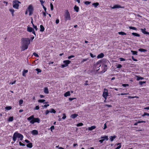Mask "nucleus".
I'll return each instance as SVG.
<instances>
[{"label": "nucleus", "instance_id": "nucleus-61", "mask_svg": "<svg viewBox=\"0 0 149 149\" xmlns=\"http://www.w3.org/2000/svg\"><path fill=\"white\" fill-rule=\"evenodd\" d=\"M87 59H83L81 61L82 63H83L84 62L86 61L87 60Z\"/></svg>", "mask_w": 149, "mask_h": 149}, {"label": "nucleus", "instance_id": "nucleus-52", "mask_svg": "<svg viewBox=\"0 0 149 149\" xmlns=\"http://www.w3.org/2000/svg\"><path fill=\"white\" fill-rule=\"evenodd\" d=\"M50 130L51 131H52L54 129V126H52L50 128Z\"/></svg>", "mask_w": 149, "mask_h": 149}, {"label": "nucleus", "instance_id": "nucleus-46", "mask_svg": "<svg viewBox=\"0 0 149 149\" xmlns=\"http://www.w3.org/2000/svg\"><path fill=\"white\" fill-rule=\"evenodd\" d=\"M50 112V111L48 110H46L45 112V114L46 115H47Z\"/></svg>", "mask_w": 149, "mask_h": 149}, {"label": "nucleus", "instance_id": "nucleus-19", "mask_svg": "<svg viewBox=\"0 0 149 149\" xmlns=\"http://www.w3.org/2000/svg\"><path fill=\"white\" fill-rule=\"evenodd\" d=\"M79 7L78 6H77L76 5L75 6L74 9L75 11L77 12L79 11Z\"/></svg>", "mask_w": 149, "mask_h": 149}, {"label": "nucleus", "instance_id": "nucleus-3", "mask_svg": "<svg viewBox=\"0 0 149 149\" xmlns=\"http://www.w3.org/2000/svg\"><path fill=\"white\" fill-rule=\"evenodd\" d=\"M27 120L29 121L30 123L31 124H33L35 123H39L40 121V120L39 118H35L33 115H32L28 118Z\"/></svg>", "mask_w": 149, "mask_h": 149}, {"label": "nucleus", "instance_id": "nucleus-57", "mask_svg": "<svg viewBox=\"0 0 149 149\" xmlns=\"http://www.w3.org/2000/svg\"><path fill=\"white\" fill-rule=\"evenodd\" d=\"M90 55L92 58H94L95 56V55H94L92 53L90 54Z\"/></svg>", "mask_w": 149, "mask_h": 149}, {"label": "nucleus", "instance_id": "nucleus-16", "mask_svg": "<svg viewBox=\"0 0 149 149\" xmlns=\"http://www.w3.org/2000/svg\"><path fill=\"white\" fill-rule=\"evenodd\" d=\"M95 8H96L99 5V3L98 2L93 3L92 4Z\"/></svg>", "mask_w": 149, "mask_h": 149}, {"label": "nucleus", "instance_id": "nucleus-48", "mask_svg": "<svg viewBox=\"0 0 149 149\" xmlns=\"http://www.w3.org/2000/svg\"><path fill=\"white\" fill-rule=\"evenodd\" d=\"M19 144L20 146H24L25 145L24 144L22 143L21 141L19 142Z\"/></svg>", "mask_w": 149, "mask_h": 149}, {"label": "nucleus", "instance_id": "nucleus-49", "mask_svg": "<svg viewBox=\"0 0 149 149\" xmlns=\"http://www.w3.org/2000/svg\"><path fill=\"white\" fill-rule=\"evenodd\" d=\"M39 109V107L38 106H36L34 108V110H38Z\"/></svg>", "mask_w": 149, "mask_h": 149}, {"label": "nucleus", "instance_id": "nucleus-59", "mask_svg": "<svg viewBox=\"0 0 149 149\" xmlns=\"http://www.w3.org/2000/svg\"><path fill=\"white\" fill-rule=\"evenodd\" d=\"M107 126L106 125V123L104 124V127L103 128V129L105 130V129H106L107 128Z\"/></svg>", "mask_w": 149, "mask_h": 149}, {"label": "nucleus", "instance_id": "nucleus-45", "mask_svg": "<svg viewBox=\"0 0 149 149\" xmlns=\"http://www.w3.org/2000/svg\"><path fill=\"white\" fill-rule=\"evenodd\" d=\"M122 67V65L121 64H118L116 65V67L117 68H120Z\"/></svg>", "mask_w": 149, "mask_h": 149}, {"label": "nucleus", "instance_id": "nucleus-35", "mask_svg": "<svg viewBox=\"0 0 149 149\" xmlns=\"http://www.w3.org/2000/svg\"><path fill=\"white\" fill-rule=\"evenodd\" d=\"M9 11H10V12H11L12 16H13V15H14V10L12 8V9H10L9 10Z\"/></svg>", "mask_w": 149, "mask_h": 149}, {"label": "nucleus", "instance_id": "nucleus-47", "mask_svg": "<svg viewBox=\"0 0 149 149\" xmlns=\"http://www.w3.org/2000/svg\"><path fill=\"white\" fill-rule=\"evenodd\" d=\"M122 86L124 87H126L127 86H129V85L127 84H122Z\"/></svg>", "mask_w": 149, "mask_h": 149}, {"label": "nucleus", "instance_id": "nucleus-60", "mask_svg": "<svg viewBox=\"0 0 149 149\" xmlns=\"http://www.w3.org/2000/svg\"><path fill=\"white\" fill-rule=\"evenodd\" d=\"M120 61H123L125 60V59L122 58H120Z\"/></svg>", "mask_w": 149, "mask_h": 149}, {"label": "nucleus", "instance_id": "nucleus-24", "mask_svg": "<svg viewBox=\"0 0 149 149\" xmlns=\"http://www.w3.org/2000/svg\"><path fill=\"white\" fill-rule=\"evenodd\" d=\"M78 115L76 114H74L72 115L71 116V117L72 118H74L78 116Z\"/></svg>", "mask_w": 149, "mask_h": 149}, {"label": "nucleus", "instance_id": "nucleus-2", "mask_svg": "<svg viewBox=\"0 0 149 149\" xmlns=\"http://www.w3.org/2000/svg\"><path fill=\"white\" fill-rule=\"evenodd\" d=\"M23 138L24 136L23 135L16 132L14 133L12 139L13 141L15 142L16 141L17 138H18V141H17V142L19 140L22 141Z\"/></svg>", "mask_w": 149, "mask_h": 149}, {"label": "nucleus", "instance_id": "nucleus-12", "mask_svg": "<svg viewBox=\"0 0 149 149\" xmlns=\"http://www.w3.org/2000/svg\"><path fill=\"white\" fill-rule=\"evenodd\" d=\"M123 7H121L119 5H116L113 6V7H111L112 9H115L116 8H123Z\"/></svg>", "mask_w": 149, "mask_h": 149}, {"label": "nucleus", "instance_id": "nucleus-31", "mask_svg": "<svg viewBox=\"0 0 149 149\" xmlns=\"http://www.w3.org/2000/svg\"><path fill=\"white\" fill-rule=\"evenodd\" d=\"M23 100H22V99L20 100L19 101V105L20 106H22V104H23Z\"/></svg>", "mask_w": 149, "mask_h": 149}, {"label": "nucleus", "instance_id": "nucleus-26", "mask_svg": "<svg viewBox=\"0 0 149 149\" xmlns=\"http://www.w3.org/2000/svg\"><path fill=\"white\" fill-rule=\"evenodd\" d=\"M132 35L135 36L140 37V35L139 34L135 33H132Z\"/></svg>", "mask_w": 149, "mask_h": 149}, {"label": "nucleus", "instance_id": "nucleus-7", "mask_svg": "<svg viewBox=\"0 0 149 149\" xmlns=\"http://www.w3.org/2000/svg\"><path fill=\"white\" fill-rule=\"evenodd\" d=\"M107 89L104 88L102 96L105 99H107V96H108V93Z\"/></svg>", "mask_w": 149, "mask_h": 149}, {"label": "nucleus", "instance_id": "nucleus-54", "mask_svg": "<svg viewBox=\"0 0 149 149\" xmlns=\"http://www.w3.org/2000/svg\"><path fill=\"white\" fill-rule=\"evenodd\" d=\"M49 106V104H45L43 106H42L43 107H44V108H46L47 107Z\"/></svg>", "mask_w": 149, "mask_h": 149}, {"label": "nucleus", "instance_id": "nucleus-25", "mask_svg": "<svg viewBox=\"0 0 149 149\" xmlns=\"http://www.w3.org/2000/svg\"><path fill=\"white\" fill-rule=\"evenodd\" d=\"M50 112L51 113H56V111L53 109H51L49 110Z\"/></svg>", "mask_w": 149, "mask_h": 149}, {"label": "nucleus", "instance_id": "nucleus-8", "mask_svg": "<svg viewBox=\"0 0 149 149\" xmlns=\"http://www.w3.org/2000/svg\"><path fill=\"white\" fill-rule=\"evenodd\" d=\"M29 12V15H30L33 13V8L32 5H30L29 6L27 9V10Z\"/></svg>", "mask_w": 149, "mask_h": 149}, {"label": "nucleus", "instance_id": "nucleus-28", "mask_svg": "<svg viewBox=\"0 0 149 149\" xmlns=\"http://www.w3.org/2000/svg\"><path fill=\"white\" fill-rule=\"evenodd\" d=\"M13 120V117L11 116L9 117L8 120V122H12Z\"/></svg>", "mask_w": 149, "mask_h": 149}, {"label": "nucleus", "instance_id": "nucleus-30", "mask_svg": "<svg viewBox=\"0 0 149 149\" xmlns=\"http://www.w3.org/2000/svg\"><path fill=\"white\" fill-rule=\"evenodd\" d=\"M12 107L10 106H6L5 107V109L6 110H9L12 109Z\"/></svg>", "mask_w": 149, "mask_h": 149}, {"label": "nucleus", "instance_id": "nucleus-44", "mask_svg": "<svg viewBox=\"0 0 149 149\" xmlns=\"http://www.w3.org/2000/svg\"><path fill=\"white\" fill-rule=\"evenodd\" d=\"M146 81H140L139 83V84L140 85H142L143 84H145L146 83Z\"/></svg>", "mask_w": 149, "mask_h": 149}, {"label": "nucleus", "instance_id": "nucleus-32", "mask_svg": "<svg viewBox=\"0 0 149 149\" xmlns=\"http://www.w3.org/2000/svg\"><path fill=\"white\" fill-rule=\"evenodd\" d=\"M138 50L139 51L141 52H146L147 51L146 49L142 48H140Z\"/></svg>", "mask_w": 149, "mask_h": 149}, {"label": "nucleus", "instance_id": "nucleus-9", "mask_svg": "<svg viewBox=\"0 0 149 149\" xmlns=\"http://www.w3.org/2000/svg\"><path fill=\"white\" fill-rule=\"evenodd\" d=\"M102 70L100 72V74H102L105 72L107 69V65H103L102 66Z\"/></svg>", "mask_w": 149, "mask_h": 149}, {"label": "nucleus", "instance_id": "nucleus-1", "mask_svg": "<svg viewBox=\"0 0 149 149\" xmlns=\"http://www.w3.org/2000/svg\"><path fill=\"white\" fill-rule=\"evenodd\" d=\"M21 51H24L27 49L30 43V40L27 38H23L21 39Z\"/></svg>", "mask_w": 149, "mask_h": 149}, {"label": "nucleus", "instance_id": "nucleus-23", "mask_svg": "<svg viewBox=\"0 0 149 149\" xmlns=\"http://www.w3.org/2000/svg\"><path fill=\"white\" fill-rule=\"evenodd\" d=\"M33 29L31 27H27V31L29 32H31Z\"/></svg>", "mask_w": 149, "mask_h": 149}, {"label": "nucleus", "instance_id": "nucleus-64", "mask_svg": "<svg viewBox=\"0 0 149 149\" xmlns=\"http://www.w3.org/2000/svg\"><path fill=\"white\" fill-rule=\"evenodd\" d=\"M63 115L64 116L62 117V119H65L66 118V116L64 114H63Z\"/></svg>", "mask_w": 149, "mask_h": 149}, {"label": "nucleus", "instance_id": "nucleus-38", "mask_svg": "<svg viewBox=\"0 0 149 149\" xmlns=\"http://www.w3.org/2000/svg\"><path fill=\"white\" fill-rule=\"evenodd\" d=\"M145 116H149V113L145 112L142 115V116L143 117Z\"/></svg>", "mask_w": 149, "mask_h": 149}, {"label": "nucleus", "instance_id": "nucleus-40", "mask_svg": "<svg viewBox=\"0 0 149 149\" xmlns=\"http://www.w3.org/2000/svg\"><path fill=\"white\" fill-rule=\"evenodd\" d=\"M96 67H97L98 68L100 67L101 66L100 65L98 62H97L95 65Z\"/></svg>", "mask_w": 149, "mask_h": 149}, {"label": "nucleus", "instance_id": "nucleus-18", "mask_svg": "<svg viewBox=\"0 0 149 149\" xmlns=\"http://www.w3.org/2000/svg\"><path fill=\"white\" fill-rule=\"evenodd\" d=\"M116 136L114 135L113 136H110L109 137L110 141H111L112 142L113 141L114 139H115L116 138Z\"/></svg>", "mask_w": 149, "mask_h": 149}, {"label": "nucleus", "instance_id": "nucleus-20", "mask_svg": "<svg viewBox=\"0 0 149 149\" xmlns=\"http://www.w3.org/2000/svg\"><path fill=\"white\" fill-rule=\"evenodd\" d=\"M96 128V126H92L90 127H89L88 128V130H89L91 131L93 130V129H95Z\"/></svg>", "mask_w": 149, "mask_h": 149}, {"label": "nucleus", "instance_id": "nucleus-37", "mask_svg": "<svg viewBox=\"0 0 149 149\" xmlns=\"http://www.w3.org/2000/svg\"><path fill=\"white\" fill-rule=\"evenodd\" d=\"M117 145H119L116 148H115V149H119L121 147V145L120 143H118L117 144Z\"/></svg>", "mask_w": 149, "mask_h": 149}, {"label": "nucleus", "instance_id": "nucleus-41", "mask_svg": "<svg viewBox=\"0 0 149 149\" xmlns=\"http://www.w3.org/2000/svg\"><path fill=\"white\" fill-rule=\"evenodd\" d=\"M83 125V124L82 123H79L77 124V127L81 126Z\"/></svg>", "mask_w": 149, "mask_h": 149}, {"label": "nucleus", "instance_id": "nucleus-14", "mask_svg": "<svg viewBox=\"0 0 149 149\" xmlns=\"http://www.w3.org/2000/svg\"><path fill=\"white\" fill-rule=\"evenodd\" d=\"M101 139L104 140V141L105 140L107 141L108 140V137L107 136L105 135L104 136H101Z\"/></svg>", "mask_w": 149, "mask_h": 149}, {"label": "nucleus", "instance_id": "nucleus-22", "mask_svg": "<svg viewBox=\"0 0 149 149\" xmlns=\"http://www.w3.org/2000/svg\"><path fill=\"white\" fill-rule=\"evenodd\" d=\"M70 92L69 91H68L66 92L64 94V96L65 97H67L68 96H70Z\"/></svg>", "mask_w": 149, "mask_h": 149}, {"label": "nucleus", "instance_id": "nucleus-51", "mask_svg": "<svg viewBox=\"0 0 149 149\" xmlns=\"http://www.w3.org/2000/svg\"><path fill=\"white\" fill-rule=\"evenodd\" d=\"M36 70L38 72V73L39 72H40L41 71V70L39 68H37L36 69Z\"/></svg>", "mask_w": 149, "mask_h": 149}, {"label": "nucleus", "instance_id": "nucleus-4", "mask_svg": "<svg viewBox=\"0 0 149 149\" xmlns=\"http://www.w3.org/2000/svg\"><path fill=\"white\" fill-rule=\"evenodd\" d=\"M64 17L65 20L66 21L70 20L71 19L70 16V13L68 10H66L65 11Z\"/></svg>", "mask_w": 149, "mask_h": 149}, {"label": "nucleus", "instance_id": "nucleus-11", "mask_svg": "<svg viewBox=\"0 0 149 149\" xmlns=\"http://www.w3.org/2000/svg\"><path fill=\"white\" fill-rule=\"evenodd\" d=\"M104 56V54L103 53H101L97 55V58L98 59L101 58H102Z\"/></svg>", "mask_w": 149, "mask_h": 149}, {"label": "nucleus", "instance_id": "nucleus-10", "mask_svg": "<svg viewBox=\"0 0 149 149\" xmlns=\"http://www.w3.org/2000/svg\"><path fill=\"white\" fill-rule=\"evenodd\" d=\"M141 30L143 33L145 34L149 35V32H147L146 31V29L144 28L143 29H141Z\"/></svg>", "mask_w": 149, "mask_h": 149}, {"label": "nucleus", "instance_id": "nucleus-50", "mask_svg": "<svg viewBox=\"0 0 149 149\" xmlns=\"http://www.w3.org/2000/svg\"><path fill=\"white\" fill-rule=\"evenodd\" d=\"M33 55L35 57H39V55H38V54L35 52L33 53Z\"/></svg>", "mask_w": 149, "mask_h": 149}, {"label": "nucleus", "instance_id": "nucleus-34", "mask_svg": "<svg viewBox=\"0 0 149 149\" xmlns=\"http://www.w3.org/2000/svg\"><path fill=\"white\" fill-rule=\"evenodd\" d=\"M129 28L130 29H132L136 31L137 30V29L136 27H134L129 26Z\"/></svg>", "mask_w": 149, "mask_h": 149}, {"label": "nucleus", "instance_id": "nucleus-27", "mask_svg": "<svg viewBox=\"0 0 149 149\" xmlns=\"http://www.w3.org/2000/svg\"><path fill=\"white\" fill-rule=\"evenodd\" d=\"M26 146H27V147H28V148H31L33 146L32 144V143H29L28 144H27L26 145Z\"/></svg>", "mask_w": 149, "mask_h": 149}, {"label": "nucleus", "instance_id": "nucleus-36", "mask_svg": "<svg viewBox=\"0 0 149 149\" xmlns=\"http://www.w3.org/2000/svg\"><path fill=\"white\" fill-rule=\"evenodd\" d=\"M45 100H44V99H40V100H38V102L39 103H43V102H45Z\"/></svg>", "mask_w": 149, "mask_h": 149}, {"label": "nucleus", "instance_id": "nucleus-39", "mask_svg": "<svg viewBox=\"0 0 149 149\" xmlns=\"http://www.w3.org/2000/svg\"><path fill=\"white\" fill-rule=\"evenodd\" d=\"M131 52L133 55H136L137 54V52L136 51L131 50Z\"/></svg>", "mask_w": 149, "mask_h": 149}, {"label": "nucleus", "instance_id": "nucleus-58", "mask_svg": "<svg viewBox=\"0 0 149 149\" xmlns=\"http://www.w3.org/2000/svg\"><path fill=\"white\" fill-rule=\"evenodd\" d=\"M50 7H51V10H52L53 9V5H52V4L51 3L50 4Z\"/></svg>", "mask_w": 149, "mask_h": 149}, {"label": "nucleus", "instance_id": "nucleus-21", "mask_svg": "<svg viewBox=\"0 0 149 149\" xmlns=\"http://www.w3.org/2000/svg\"><path fill=\"white\" fill-rule=\"evenodd\" d=\"M40 31L41 32H43L45 30V28L43 25H41L40 26Z\"/></svg>", "mask_w": 149, "mask_h": 149}, {"label": "nucleus", "instance_id": "nucleus-15", "mask_svg": "<svg viewBox=\"0 0 149 149\" xmlns=\"http://www.w3.org/2000/svg\"><path fill=\"white\" fill-rule=\"evenodd\" d=\"M28 70H23V71L22 72V76H24V77H25L26 75V74L28 72Z\"/></svg>", "mask_w": 149, "mask_h": 149}, {"label": "nucleus", "instance_id": "nucleus-63", "mask_svg": "<svg viewBox=\"0 0 149 149\" xmlns=\"http://www.w3.org/2000/svg\"><path fill=\"white\" fill-rule=\"evenodd\" d=\"M104 141V140L102 139L99 140V141L101 143H102Z\"/></svg>", "mask_w": 149, "mask_h": 149}, {"label": "nucleus", "instance_id": "nucleus-33", "mask_svg": "<svg viewBox=\"0 0 149 149\" xmlns=\"http://www.w3.org/2000/svg\"><path fill=\"white\" fill-rule=\"evenodd\" d=\"M118 33L119 35H126V33L122 31L118 32Z\"/></svg>", "mask_w": 149, "mask_h": 149}, {"label": "nucleus", "instance_id": "nucleus-53", "mask_svg": "<svg viewBox=\"0 0 149 149\" xmlns=\"http://www.w3.org/2000/svg\"><path fill=\"white\" fill-rule=\"evenodd\" d=\"M74 55H71V56H68V59H70V58H74Z\"/></svg>", "mask_w": 149, "mask_h": 149}, {"label": "nucleus", "instance_id": "nucleus-62", "mask_svg": "<svg viewBox=\"0 0 149 149\" xmlns=\"http://www.w3.org/2000/svg\"><path fill=\"white\" fill-rule=\"evenodd\" d=\"M132 60L134 61H137V60L136 59H135L134 57L133 56H132Z\"/></svg>", "mask_w": 149, "mask_h": 149}, {"label": "nucleus", "instance_id": "nucleus-55", "mask_svg": "<svg viewBox=\"0 0 149 149\" xmlns=\"http://www.w3.org/2000/svg\"><path fill=\"white\" fill-rule=\"evenodd\" d=\"M76 99L75 98H69V100L70 101H72V100H73L74 99Z\"/></svg>", "mask_w": 149, "mask_h": 149}, {"label": "nucleus", "instance_id": "nucleus-5", "mask_svg": "<svg viewBox=\"0 0 149 149\" xmlns=\"http://www.w3.org/2000/svg\"><path fill=\"white\" fill-rule=\"evenodd\" d=\"M21 3L17 0L14 1L13 2V7L15 8L18 9L19 6V3Z\"/></svg>", "mask_w": 149, "mask_h": 149}, {"label": "nucleus", "instance_id": "nucleus-43", "mask_svg": "<svg viewBox=\"0 0 149 149\" xmlns=\"http://www.w3.org/2000/svg\"><path fill=\"white\" fill-rule=\"evenodd\" d=\"M91 1H86L84 3L86 5H87L90 4L91 3Z\"/></svg>", "mask_w": 149, "mask_h": 149}, {"label": "nucleus", "instance_id": "nucleus-56", "mask_svg": "<svg viewBox=\"0 0 149 149\" xmlns=\"http://www.w3.org/2000/svg\"><path fill=\"white\" fill-rule=\"evenodd\" d=\"M59 19H57L56 20L55 22L56 24H58L59 23Z\"/></svg>", "mask_w": 149, "mask_h": 149}, {"label": "nucleus", "instance_id": "nucleus-42", "mask_svg": "<svg viewBox=\"0 0 149 149\" xmlns=\"http://www.w3.org/2000/svg\"><path fill=\"white\" fill-rule=\"evenodd\" d=\"M40 2L42 6H44V3L45 2V1H43L42 0H40Z\"/></svg>", "mask_w": 149, "mask_h": 149}, {"label": "nucleus", "instance_id": "nucleus-6", "mask_svg": "<svg viewBox=\"0 0 149 149\" xmlns=\"http://www.w3.org/2000/svg\"><path fill=\"white\" fill-rule=\"evenodd\" d=\"M64 64L61 65L62 68H64L68 66V65L71 63V61L69 60H65L63 61Z\"/></svg>", "mask_w": 149, "mask_h": 149}, {"label": "nucleus", "instance_id": "nucleus-13", "mask_svg": "<svg viewBox=\"0 0 149 149\" xmlns=\"http://www.w3.org/2000/svg\"><path fill=\"white\" fill-rule=\"evenodd\" d=\"M31 133L33 135H36L38 134V131L36 130H33L31 131Z\"/></svg>", "mask_w": 149, "mask_h": 149}, {"label": "nucleus", "instance_id": "nucleus-29", "mask_svg": "<svg viewBox=\"0 0 149 149\" xmlns=\"http://www.w3.org/2000/svg\"><path fill=\"white\" fill-rule=\"evenodd\" d=\"M136 77L137 78V79H136L137 81H139L140 80H142L143 79V77H139L137 76H136Z\"/></svg>", "mask_w": 149, "mask_h": 149}, {"label": "nucleus", "instance_id": "nucleus-17", "mask_svg": "<svg viewBox=\"0 0 149 149\" xmlns=\"http://www.w3.org/2000/svg\"><path fill=\"white\" fill-rule=\"evenodd\" d=\"M44 92L46 94L49 93V91L47 87H45L44 88Z\"/></svg>", "mask_w": 149, "mask_h": 149}]
</instances>
